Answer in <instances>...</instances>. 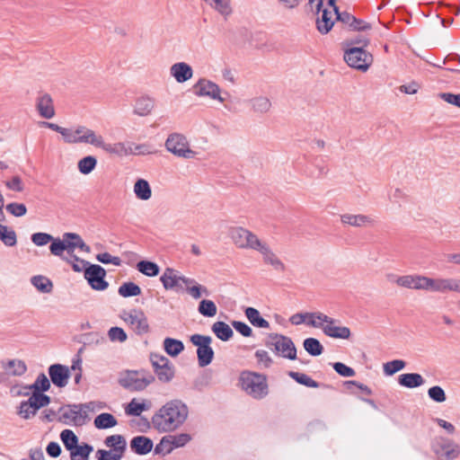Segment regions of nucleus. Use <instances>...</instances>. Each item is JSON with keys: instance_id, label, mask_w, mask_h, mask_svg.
<instances>
[{"instance_id": "393cba45", "label": "nucleus", "mask_w": 460, "mask_h": 460, "mask_svg": "<svg viewBox=\"0 0 460 460\" xmlns=\"http://www.w3.org/2000/svg\"><path fill=\"white\" fill-rule=\"evenodd\" d=\"M170 75L177 83L182 84L192 77L193 70L189 64L185 62H178L170 67Z\"/></svg>"}, {"instance_id": "c85d7f7f", "label": "nucleus", "mask_w": 460, "mask_h": 460, "mask_svg": "<svg viewBox=\"0 0 460 460\" xmlns=\"http://www.w3.org/2000/svg\"><path fill=\"white\" fill-rule=\"evenodd\" d=\"M398 384L402 387L412 389L423 385L425 380L420 374L406 373L399 376Z\"/></svg>"}, {"instance_id": "2f4dec72", "label": "nucleus", "mask_w": 460, "mask_h": 460, "mask_svg": "<svg viewBox=\"0 0 460 460\" xmlns=\"http://www.w3.org/2000/svg\"><path fill=\"white\" fill-rule=\"evenodd\" d=\"M211 330L215 335L223 341H229L234 335V332L231 327L222 321L214 323Z\"/></svg>"}, {"instance_id": "6e6d98bb", "label": "nucleus", "mask_w": 460, "mask_h": 460, "mask_svg": "<svg viewBox=\"0 0 460 460\" xmlns=\"http://www.w3.org/2000/svg\"><path fill=\"white\" fill-rule=\"evenodd\" d=\"M60 438L65 447L69 451L74 447H76V445L78 444V438L71 429H64L60 434Z\"/></svg>"}, {"instance_id": "412c9836", "label": "nucleus", "mask_w": 460, "mask_h": 460, "mask_svg": "<svg viewBox=\"0 0 460 460\" xmlns=\"http://www.w3.org/2000/svg\"><path fill=\"white\" fill-rule=\"evenodd\" d=\"M36 108L41 118L52 119L56 112L52 97L49 93H40L36 100Z\"/></svg>"}, {"instance_id": "20e7f679", "label": "nucleus", "mask_w": 460, "mask_h": 460, "mask_svg": "<svg viewBox=\"0 0 460 460\" xmlns=\"http://www.w3.org/2000/svg\"><path fill=\"white\" fill-rule=\"evenodd\" d=\"M265 346L279 357L289 360L296 359V345L288 336L279 333H270L265 341Z\"/></svg>"}, {"instance_id": "2eb2a0df", "label": "nucleus", "mask_w": 460, "mask_h": 460, "mask_svg": "<svg viewBox=\"0 0 460 460\" xmlns=\"http://www.w3.org/2000/svg\"><path fill=\"white\" fill-rule=\"evenodd\" d=\"M121 319L129 324L137 334L146 333L149 330L148 321L142 310L124 311Z\"/></svg>"}, {"instance_id": "4468645a", "label": "nucleus", "mask_w": 460, "mask_h": 460, "mask_svg": "<svg viewBox=\"0 0 460 460\" xmlns=\"http://www.w3.org/2000/svg\"><path fill=\"white\" fill-rule=\"evenodd\" d=\"M423 290L429 292L446 293L460 292V280L456 279H432L425 276Z\"/></svg>"}, {"instance_id": "7ed1b4c3", "label": "nucleus", "mask_w": 460, "mask_h": 460, "mask_svg": "<svg viewBox=\"0 0 460 460\" xmlns=\"http://www.w3.org/2000/svg\"><path fill=\"white\" fill-rule=\"evenodd\" d=\"M316 319L317 321H308L306 324L321 329L328 337L347 340L351 335L349 328L340 325L341 322L338 319L332 318L321 312L316 315Z\"/></svg>"}, {"instance_id": "58836bf2", "label": "nucleus", "mask_w": 460, "mask_h": 460, "mask_svg": "<svg viewBox=\"0 0 460 460\" xmlns=\"http://www.w3.org/2000/svg\"><path fill=\"white\" fill-rule=\"evenodd\" d=\"M24 388L32 390V392L45 393L50 388V380L44 373H40L38 375L33 384L26 385Z\"/></svg>"}, {"instance_id": "e433bc0d", "label": "nucleus", "mask_w": 460, "mask_h": 460, "mask_svg": "<svg viewBox=\"0 0 460 460\" xmlns=\"http://www.w3.org/2000/svg\"><path fill=\"white\" fill-rule=\"evenodd\" d=\"M93 423L98 429H106L116 426L118 421L112 414L104 412L96 416Z\"/></svg>"}, {"instance_id": "338daca9", "label": "nucleus", "mask_w": 460, "mask_h": 460, "mask_svg": "<svg viewBox=\"0 0 460 460\" xmlns=\"http://www.w3.org/2000/svg\"><path fill=\"white\" fill-rule=\"evenodd\" d=\"M37 413V411L33 409V406H31L30 400L22 401L20 403L18 414L24 420H28L31 417L34 416Z\"/></svg>"}, {"instance_id": "39448f33", "label": "nucleus", "mask_w": 460, "mask_h": 460, "mask_svg": "<svg viewBox=\"0 0 460 460\" xmlns=\"http://www.w3.org/2000/svg\"><path fill=\"white\" fill-rule=\"evenodd\" d=\"M95 402L68 404L59 408L58 420L66 425L81 426L85 423L87 413L84 410L94 411Z\"/></svg>"}, {"instance_id": "6ab92c4d", "label": "nucleus", "mask_w": 460, "mask_h": 460, "mask_svg": "<svg viewBox=\"0 0 460 460\" xmlns=\"http://www.w3.org/2000/svg\"><path fill=\"white\" fill-rule=\"evenodd\" d=\"M182 279L183 275H181L179 271L172 268H166L160 277V281L162 282L164 288L175 292L182 290Z\"/></svg>"}, {"instance_id": "0e129e2a", "label": "nucleus", "mask_w": 460, "mask_h": 460, "mask_svg": "<svg viewBox=\"0 0 460 460\" xmlns=\"http://www.w3.org/2000/svg\"><path fill=\"white\" fill-rule=\"evenodd\" d=\"M62 237L72 239L75 246H77L78 249H80L82 252H90L91 248L89 245H87L84 241L82 239V237L75 233H64Z\"/></svg>"}, {"instance_id": "3c124183", "label": "nucleus", "mask_w": 460, "mask_h": 460, "mask_svg": "<svg viewBox=\"0 0 460 460\" xmlns=\"http://www.w3.org/2000/svg\"><path fill=\"white\" fill-rule=\"evenodd\" d=\"M31 406L38 411L42 407H45L50 403V397L44 393L32 392L29 398Z\"/></svg>"}, {"instance_id": "8fccbe9b", "label": "nucleus", "mask_w": 460, "mask_h": 460, "mask_svg": "<svg viewBox=\"0 0 460 460\" xmlns=\"http://www.w3.org/2000/svg\"><path fill=\"white\" fill-rule=\"evenodd\" d=\"M31 284L42 293H50L53 284L49 279L45 276L37 275L31 278Z\"/></svg>"}, {"instance_id": "f704fd0d", "label": "nucleus", "mask_w": 460, "mask_h": 460, "mask_svg": "<svg viewBox=\"0 0 460 460\" xmlns=\"http://www.w3.org/2000/svg\"><path fill=\"white\" fill-rule=\"evenodd\" d=\"M150 402L143 401L139 402L137 399H132L125 408V412L129 416H139L144 411L149 410Z\"/></svg>"}, {"instance_id": "cd10ccee", "label": "nucleus", "mask_w": 460, "mask_h": 460, "mask_svg": "<svg viewBox=\"0 0 460 460\" xmlns=\"http://www.w3.org/2000/svg\"><path fill=\"white\" fill-rule=\"evenodd\" d=\"M102 149L110 155L118 156H127L133 154L131 144L128 145L123 142H117L113 144L104 142Z\"/></svg>"}, {"instance_id": "680f3d73", "label": "nucleus", "mask_w": 460, "mask_h": 460, "mask_svg": "<svg viewBox=\"0 0 460 460\" xmlns=\"http://www.w3.org/2000/svg\"><path fill=\"white\" fill-rule=\"evenodd\" d=\"M429 397L436 402H444L447 395L444 389L439 385H434L428 390Z\"/></svg>"}, {"instance_id": "6e6552de", "label": "nucleus", "mask_w": 460, "mask_h": 460, "mask_svg": "<svg viewBox=\"0 0 460 460\" xmlns=\"http://www.w3.org/2000/svg\"><path fill=\"white\" fill-rule=\"evenodd\" d=\"M155 379V376L142 369L128 371L124 376L119 378V383L123 388L130 392H140L154 383Z\"/></svg>"}, {"instance_id": "72a5a7b5", "label": "nucleus", "mask_w": 460, "mask_h": 460, "mask_svg": "<svg viewBox=\"0 0 460 460\" xmlns=\"http://www.w3.org/2000/svg\"><path fill=\"white\" fill-rule=\"evenodd\" d=\"M134 193L141 200L149 199L152 196V190L148 181L144 179H138L134 185Z\"/></svg>"}, {"instance_id": "052dcab7", "label": "nucleus", "mask_w": 460, "mask_h": 460, "mask_svg": "<svg viewBox=\"0 0 460 460\" xmlns=\"http://www.w3.org/2000/svg\"><path fill=\"white\" fill-rule=\"evenodd\" d=\"M169 438L171 440V445L173 449H175L188 444L190 441L191 437L188 433H180L176 435H169Z\"/></svg>"}, {"instance_id": "864d4df0", "label": "nucleus", "mask_w": 460, "mask_h": 460, "mask_svg": "<svg viewBox=\"0 0 460 460\" xmlns=\"http://www.w3.org/2000/svg\"><path fill=\"white\" fill-rule=\"evenodd\" d=\"M198 311L206 317H213L217 314V307L212 300L203 299L199 302Z\"/></svg>"}, {"instance_id": "9d476101", "label": "nucleus", "mask_w": 460, "mask_h": 460, "mask_svg": "<svg viewBox=\"0 0 460 460\" xmlns=\"http://www.w3.org/2000/svg\"><path fill=\"white\" fill-rule=\"evenodd\" d=\"M164 146L168 152L180 158L191 159L197 155L194 150L190 149L187 137L180 133L170 134Z\"/></svg>"}, {"instance_id": "bb28decb", "label": "nucleus", "mask_w": 460, "mask_h": 460, "mask_svg": "<svg viewBox=\"0 0 460 460\" xmlns=\"http://www.w3.org/2000/svg\"><path fill=\"white\" fill-rule=\"evenodd\" d=\"M334 13L329 10V8H322L318 17L316 19L317 30L322 34L328 33L334 25Z\"/></svg>"}, {"instance_id": "f3484780", "label": "nucleus", "mask_w": 460, "mask_h": 460, "mask_svg": "<svg viewBox=\"0 0 460 460\" xmlns=\"http://www.w3.org/2000/svg\"><path fill=\"white\" fill-rule=\"evenodd\" d=\"M262 259V262L271 267L273 270L279 273H283L286 271V265L281 261V259L273 252L269 243L265 241L260 245V247L256 250Z\"/></svg>"}, {"instance_id": "ddd939ff", "label": "nucleus", "mask_w": 460, "mask_h": 460, "mask_svg": "<svg viewBox=\"0 0 460 460\" xmlns=\"http://www.w3.org/2000/svg\"><path fill=\"white\" fill-rule=\"evenodd\" d=\"M150 362L159 381L169 383L172 380L174 377V367L166 357L151 353Z\"/></svg>"}, {"instance_id": "79ce46f5", "label": "nucleus", "mask_w": 460, "mask_h": 460, "mask_svg": "<svg viewBox=\"0 0 460 460\" xmlns=\"http://www.w3.org/2000/svg\"><path fill=\"white\" fill-rule=\"evenodd\" d=\"M164 348L168 355L176 357L184 349V345L180 340L165 338L164 341Z\"/></svg>"}, {"instance_id": "7c9ffc66", "label": "nucleus", "mask_w": 460, "mask_h": 460, "mask_svg": "<svg viewBox=\"0 0 460 460\" xmlns=\"http://www.w3.org/2000/svg\"><path fill=\"white\" fill-rule=\"evenodd\" d=\"M244 314L253 326L264 329L270 328V323L261 316L260 312L256 308L247 307Z\"/></svg>"}, {"instance_id": "a211bd4d", "label": "nucleus", "mask_w": 460, "mask_h": 460, "mask_svg": "<svg viewBox=\"0 0 460 460\" xmlns=\"http://www.w3.org/2000/svg\"><path fill=\"white\" fill-rule=\"evenodd\" d=\"M50 382L58 388L67 385L71 373L70 368L62 364H52L48 368Z\"/></svg>"}, {"instance_id": "09e8293b", "label": "nucleus", "mask_w": 460, "mask_h": 460, "mask_svg": "<svg viewBox=\"0 0 460 460\" xmlns=\"http://www.w3.org/2000/svg\"><path fill=\"white\" fill-rule=\"evenodd\" d=\"M304 349L311 356L316 357L323 353V346L315 338H306L303 342Z\"/></svg>"}, {"instance_id": "e2e57ef3", "label": "nucleus", "mask_w": 460, "mask_h": 460, "mask_svg": "<svg viewBox=\"0 0 460 460\" xmlns=\"http://www.w3.org/2000/svg\"><path fill=\"white\" fill-rule=\"evenodd\" d=\"M173 450L172 446L171 445V440L169 436H165L162 438L160 442L155 447V454L156 455H168L172 453Z\"/></svg>"}, {"instance_id": "473e14b6", "label": "nucleus", "mask_w": 460, "mask_h": 460, "mask_svg": "<svg viewBox=\"0 0 460 460\" xmlns=\"http://www.w3.org/2000/svg\"><path fill=\"white\" fill-rule=\"evenodd\" d=\"M84 126H77L76 128H66L63 134V140L67 144H81Z\"/></svg>"}, {"instance_id": "bf43d9fd", "label": "nucleus", "mask_w": 460, "mask_h": 460, "mask_svg": "<svg viewBox=\"0 0 460 460\" xmlns=\"http://www.w3.org/2000/svg\"><path fill=\"white\" fill-rule=\"evenodd\" d=\"M221 14L228 15L231 13L228 0H203Z\"/></svg>"}, {"instance_id": "c03bdc74", "label": "nucleus", "mask_w": 460, "mask_h": 460, "mask_svg": "<svg viewBox=\"0 0 460 460\" xmlns=\"http://www.w3.org/2000/svg\"><path fill=\"white\" fill-rule=\"evenodd\" d=\"M137 270L147 277H155L160 272L159 266L153 261H140L137 264Z\"/></svg>"}, {"instance_id": "5701e85b", "label": "nucleus", "mask_w": 460, "mask_h": 460, "mask_svg": "<svg viewBox=\"0 0 460 460\" xmlns=\"http://www.w3.org/2000/svg\"><path fill=\"white\" fill-rule=\"evenodd\" d=\"M155 106L154 98L143 95L136 99L133 105V113L139 117L150 115Z\"/></svg>"}, {"instance_id": "13d9d810", "label": "nucleus", "mask_w": 460, "mask_h": 460, "mask_svg": "<svg viewBox=\"0 0 460 460\" xmlns=\"http://www.w3.org/2000/svg\"><path fill=\"white\" fill-rule=\"evenodd\" d=\"M319 314H320V312L297 313V314H293L289 318V322L293 325H300V324L305 323V321H306V323L308 321H317L316 315Z\"/></svg>"}, {"instance_id": "49530a36", "label": "nucleus", "mask_w": 460, "mask_h": 460, "mask_svg": "<svg viewBox=\"0 0 460 460\" xmlns=\"http://www.w3.org/2000/svg\"><path fill=\"white\" fill-rule=\"evenodd\" d=\"M424 278L425 276L418 274L404 275V282L402 288L423 290Z\"/></svg>"}, {"instance_id": "0eeeda50", "label": "nucleus", "mask_w": 460, "mask_h": 460, "mask_svg": "<svg viewBox=\"0 0 460 460\" xmlns=\"http://www.w3.org/2000/svg\"><path fill=\"white\" fill-rule=\"evenodd\" d=\"M228 234L239 249L256 251L263 243L257 234L242 226L230 227Z\"/></svg>"}, {"instance_id": "a18cd8bd", "label": "nucleus", "mask_w": 460, "mask_h": 460, "mask_svg": "<svg viewBox=\"0 0 460 460\" xmlns=\"http://www.w3.org/2000/svg\"><path fill=\"white\" fill-rule=\"evenodd\" d=\"M97 165V159L95 156L87 155L80 159L77 163L78 171L84 175L91 173Z\"/></svg>"}, {"instance_id": "423d86ee", "label": "nucleus", "mask_w": 460, "mask_h": 460, "mask_svg": "<svg viewBox=\"0 0 460 460\" xmlns=\"http://www.w3.org/2000/svg\"><path fill=\"white\" fill-rule=\"evenodd\" d=\"M74 258L76 261H80L85 266L84 277L92 289L103 291L108 288L109 283L105 280L106 270L101 265L92 264L77 256H74Z\"/></svg>"}, {"instance_id": "de8ad7c7", "label": "nucleus", "mask_w": 460, "mask_h": 460, "mask_svg": "<svg viewBox=\"0 0 460 460\" xmlns=\"http://www.w3.org/2000/svg\"><path fill=\"white\" fill-rule=\"evenodd\" d=\"M118 293L122 297L137 296L141 294V288L134 282H125L119 286Z\"/></svg>"}, {"instance_id": "5fc2aeb1", "label": "nucleus", "mask_w": 460, "mask_h": 460, "mask_svg": "<svg viewBox=\"0 0 460 460\" xmlns=\"http://www.w3.org/2000/svg\"><path fill=\"white\" fill-rule=\"evenodd\" d=\"M405 366L406 362L402 359H394L388 361L383 365L384 374L388 376H393L403 369Z\"/></svg>"}, {"instance_id": "603ef678", "label": "nucleus", "mask_w": 460, "mask_h": 460, "mask_svg": "<svg viewBox=\"0 0 460 460\" xmlns=\"http://www.w3.org/2000/svg\"><path fill=\"white\" fill-rule=\"evenodd\" d=\"M288 376L294 379L296 382H297L300 385H303L305 386L310 387V388H317L319 387V384L313 380L309 376L304 373L290 371L288 373Z\"/></svg>"}, {"instance_id": "4c0bfd02", "label": "nucleus", "mask_w": 460, "mask_h": 460, "mask_svg": "<svg viewBox=\"0 0 460 460\" xmlns=\"http://www.w3.org/2000/svg\"><path fill=\"white\" fill-rule=\"evenodd\" d=\"M104 139L101 135H97L93 129L84 127L81 144H89L98 148H102Z\"/></svg>"}, {"instance_id": "4d7b16f0", "label": "nucleus", "mask_w": 460, "mask_h": 460, "mask_svg": "<svg viewBox=\"0 0 460 460\" xmlns=\"http://www.w3.org/2000/svg\"><path fill=\"white\" fill-rule=\"evenodd\" d=\"M31 240L36 246H44L49 243H50V244L55 243L58 238L48 233L38 232L31 235Z\"/></svg>"}, {"instance_id": "69168bd1", "label": "nucleus", "mask_w": 460, "mask_h": 460, "mask_svg": "<svg viewBox=\"0 0 460 460\" xmlns=\"http://www.w3.org/2000/svg\"><path fill=\"white\" fill-rule=\"evenodd\" d=\"M5 209L8 213L16 217H21L27 213V208L22 203L12 202L6 205Z\"/></svg>"}, {"instance_id": "f257e3e1", "label": "nucleus", "mask_w": 460, "mask_h": 460, "mask_svg": "<svg viewBox=\"0 0 460 460\" xmlns=\"http://www.w3.org/2000/svg\"><path fill=\"white\" fill-rule=\"evenodd\" d=\"M189 408L185 402L173 399L163 405L152 417L154 427L162 432L179 429L187 420Z\"/></svg>"}, {"instance_id": "ea45409f", "label": "nucleus", "mask_w": 460, "mask_h": 460, "mask_svg": "<svg viewBox=\"0 0 460 460\" xmlns=\"http://www.w3.org/2000/svg\"><path fill=\"white\" fill-rule=\"evenodd\" d=\"M93 447L86 443L83 445H76V447H74L70 451V458L71 460H88L90 454L93 452Z\"/></svg>"}, {"instance_id": "dca6fc26", "label": "nucleus", "mask_w": 460, "mask_h": 460, "mask_svg": "<svg viewBox=\"0 0 460 460\" xmlns=\"http://www.w3.org/2000/svg\"><path fill=\"white\" fill-rule=\"evenodd\" d=\"M193 91L195 95L199 97H208L220 102L225 101V98L220 95V87L216 83L205 78H200L193 85Z\"/></svg>"}, {"instance_id": "f03ea898", "label": "nucleus", "mask_w": 460, "mask_h": 460, "mask_svg": "<svg viewBox=\"0 0 460 460\" xmlns=\"http://www.w3.org/2000/svg\"><path fill=\"white\" fill-rule=\"evenodd\" d=\"M239 382L242 389L253 399H263L269 394L267 378L264 375L243 371L240 375Z\"/></svg>"}, {"instance_id": "a878e982", "label": "nucleus", "mask_w": 460, "mask_h": 460, "mask_svg": "<svg viewBox=\"0 0 460 460\" xmlns=\"http://www.w3.org/2000/svg\"><path fill=\"white\" fill-rule=\"evenodd\" d=\"M129 446L135 454L144 456L152 450L154 444L152 439L146 436H137L130 440Z\"/></svg>"}, {"instance_id": "774afa93", "label": "nucleus", "mask_w": 460, "mask_h": 460, "mask_svg": "<svg viewBox=\"0 0 460 460\" xmlns=\"http://www.w3.org/2000/svg\"><path fill=\"white\" fill-rule=\"evenodd\" d=\"M108 337L111 341H119V342H124L128 336L125 331L120 327H111L108 331Z\"/></svg>"}, {"instance_id": "37998d69", "label": "nucleus", "mask_w": 460, "mask_h": 460, "mask_svg": "<svg viewBox=\"0 0 460 460\" xmlns=\"http://www.w3.org/2000/svg\"><path fill=\"white\" fill-rule=\"evenodd\" d=\"M252 109L254 112L266 113L271 107V102L269 98L265 96H258L249 101Z\"/></svg>"}, {"instance_id": "1a4fd4ad", "label": "nucleus", "mask_w": 460, "mask_h": 460, "mask_svg": "<svg viewBox=\"0 0 460 460\" xmlns=\"http://www.w3.org/2000/svg\"><path fill=\"white\" fill-rule=\"evenodd\" d=\"M431 450L438 460H455L460 455V446L443 436L436 437L433 439Z\"/></svg>"}, {"instance_id": "f8f14e48", "label": "nucleus", "mask_w": 460, "mask_h": 460, "mask_svg": "<svg viewBox=\"0 0 460 460\" xmlns=\"http://www.w3.org/2000/svg\"><path fill=\"white\" fill-rule=\"evenodd\" d=\"M190 342L197 346V357L199 366L201 367L208 366L214 358V350L210 346L212 338L208 335L192 334L190 338Z\"/></svg>"}, {"instance_id": "c9c22d12", "label": "nucleus", "mask_w": 460, "mask_h": 460, "mask_svg": "<svg viewBox=\"0 0 460 460\" xmlns=\"http://www.w3.org/2000/svg\"><path fill=\"white\" fill-rule=\"evenodd\" d=\"M107 447H112V452L124 453L127 448V443L123 436L111 435L105 438L104 441Z\"/></svg>"}, {"instance_id": "a19ab883", "label": "nucleus", "mask_w": 460, "mask_h": 460, "mask_svg": "<svg viewBox=\"0 0 460 460\" xmlns=\"http://www.w3.org/2000/svg\"><path fill=\"white\" fill-rule=\"evenodd\" d=\"M0 240L4 245L13 247L17 243V235L15 231L0 224Z\"/></svg>"}, {"instance_id": "4be33fe9", "label": "nucleus", "mask_w": 460, "mask_h": 460, "mask_svg": "<svg viewBox=\"0 0 460 460\" xmlns=\"http://www.w3.org/2000/svg\"><path fill=\"white\" fill-rule=\"evenodd\" d=\"M2 367L5 370V373L0 374V382L5 380L6 375L21 376L27 371L26 364L21 359H10L6 362L2 361Z\"/></svg>"}, {"instance_id": "9b49d317", "label": "nucleus", "mask_w": 460, "mask_h": 460, "mask_svg": "<svg viewBox=\"0 0 460 460\" xmlns=\"http://www.w3.org/2000/svg\"><path fill=\"white\" fill-rule=\"evenodd\" d=\"M344 60L350 67L366 72L373 63V56L362 47H351L344 52Z\"/></svg>"}, {"instance_id": "aec40b11", "label": "nucleus", "mask_w": 460, "mask_h": 460, "mask_svg": "<svg viewBox=\"0 0 460 460\" xmlns=\"http://www.w3.org/2000/svg\"><path fill=\"white\" fill-rule=\"evenodd\" d=\"M77 248L72 239L65 238L62 239L58 238V240L55 241V243H51L49 245V251L50 253L54 256L60 257L62 259L63 253L66 251L69 256H71L72 259L75 260L74 256H76L74 254L75 250Z\"/></svg>"}, {"instance_id": "c756f323", "label": "nucleus", "mask_w": 460, "mask_h": 460, "mask_svg": "<svg viewBox=\"0 0 460 460\" xmlns=\"http://www.w3.org/2000/svg\"><path fill=\"white\" fill-rule=\"evenodd\" d=\"M341 221L344 225H349L351 226L360 227L367 225L374 224V219L366 215H352V214H344L341 216Z\"/></svg>"}, {"instance_id": "b1692460", "label": "nucleus", "mask_w": 460, "mask_h": 460, "mask_svg": "<svg viewBox=\"0 0 460 460\" xmlns=\"http://www.w3.org/2000/svg\"><path fill=\"white\" fill-rule=\"evenodd\" d=\"M336 20L347 24L352 31H365L372 28L369 22L358 19L347 12L338 13Z\"/></svg>"}]
</instances>
